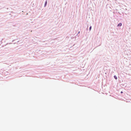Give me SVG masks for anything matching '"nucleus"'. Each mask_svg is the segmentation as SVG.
I'll return each mask as SVG.
<instances>
[{
	"instance_id": "f257e3e1",
	"label": "nucleus",
	"mask_w": 131,
	"mask_h": 131,
	"mask_svg": "<svg viewBox=\"0 0 131 131\" xmlns=\"http://www.w3.org/2000/svg\"><path fill=\"white\" fill-rule=\"evenodd\" d=\"M122 24L121 23H120L118 24L117 26L118 27L121 26H122Z\"/></svg>"
},
{
	"instance_id": "f03ea898",
	"label": "nucleus",
	"mask_w": 131,
	"mask_h": 131,
	"mask_svg": "<svg viewBox=\"0 0 131 131\" xmlns=\"http://www.w3.org/2000/svg\"><path fill=\"white\" fill-rule=\"evenodd\" d=\"M47 4V1H46L45 3V6H46V5Z\"/></svg>"
},
{
	"instance_id": "7ed1b4c3",
	"label": "nucleus",
	"mask_w": 131,
	"mask_h": 131,
	"mask_svg": "<svg viewBox=\"0 0 131 131\" xmlns=\"http://www.w3.org/2000/svg\"><path fill=\"white\" fill-rule=\"evenodd\" d=\"M114 77L116 80L117 79V77L115 75H114Z\"/></svg>"
},
{
	"instance_id": "20e7f679",
	"label": "nucleus",
	"mask_w": 131,
	"mask_h": 131,
	"mask_svg": "<svg viewBox=\"0 0 131 131\" xmlns=\"http://www.w3.org/2000/svg\"><path fill=\"white\" fill-rule=\"evenodd\" d=\"M91 28H92V27H91V26H90V28H89V29L90 30H91Z\"/></svg>"
},
{
	"instance_id": "39448f33",
	"label": "nucleus",
	"mask_w": 131,
	"mask_h": 131,
	"mask_svg": "<svg viewBox=\"0 0 131 131\" xmlns=\"http://www.w3.org/2000/svg\"><path fill=\"white\" fill-rule=\"evenodd\" d=\"M123 93V92L121 91V93Z\"/></svg>"
}]
</instances>
